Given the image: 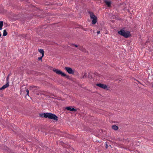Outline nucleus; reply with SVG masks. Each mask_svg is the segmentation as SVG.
<instances>
[{
    "label": "nucleus",
    "mask_w": 153,
    "mask_h": 153,
    "mask_svg": "<svg viewBox=\"0 0 153 153\" xmlns=\"http://www.w3.org/2000/svg\"><path fill=\"white\" fill-rule=\"evenodd\" d=\"M9 86V85H8V83H6L5 85H4L2 87L0 88V90L4 89L8 87Z\"/></svg>",
    "instance_id": "obj_9"
},
{
    "label": "nucleus",
    "mask_w": 153,
    "mask_h": 153,
    "mask_svg": "<svg viewBox=\"0 0 153 153\" xmlns=\"http://www.w3.org/2000/svg\"><path fill=\"white\" fill-rule=\"evenodd\" d=\"M104 2L107 5L108 7H110L111 4V1L108 0H104Z\"/></svg>",
    "instance_id": "obj_8"
},
{
    "label": "nucleus",
    "mask_w": 153,
    "mask_h": 153,
    "mask_svg": "<svg viewBox=\"0 0 153 153\" xmlns=\"http://www.w3.org/2000/svg\"><path fill=\"white\" fill-rule=\"evenodd\" d=\"M112 128L114 130H118V127L117 126L114 125L112 126Z\"/></svg>",
    "instance_id": "obj_11"
},
{
    "label": "nucleus",
    "mask_w": 153,
    "mask_h": 153,
    "mask_svg": "<svg viewBox=\"0 0 153 153\" xmlns=\"http://www.w3.org/2000/svg\"><path fill=\"white\" fill-rule=\"evenodd\" d=\"M64 75H62V76H65L66 78H67L68 79H69L70 76H68V75H66V74H65L64 73Z\"/></svg>",
    "instance_id": "obj_14"
},
{
    "label": "nucleus",
    "mask_w": 153,
    "mask_h": 153,
    "mask_svg": "<svg viewBox=\"0 0 153 153\" xmlns=\"http://www.w3.org/2000/svg\"><path fill=\"white\" fill-rule=\"evenodd\" d=\"M96 85L98 87H100L104 89H106L108 88L107 85L104 84L98 83Z\"/></svg>",
    "instance_id": "obj_6"
},
{
    "label": "nucleus",
    "mask_w": 153,
    "mask_h": 153,
    "mask_svg": "<svg viewBox=\"0 0 153 153\" xmlns=\"http://www.w3.org/2000/svg\"><path fill=\"white\" fill-rule=\"evenodd\" d=\"M136 81H137V82H138L139 83H140V84H141V83H140L139 81H138V80H136Z\"/></svg>",
    "instance_id": "obj_27"
},
{
    "label": "nucleus",
    "mask_w": 153,
    "mask_h": 153,
    "mask_svg": "<svg viewBox=\"0 0 153 153\" xmlns=\"http://www.w3.org/2000/svg\"><path fill=\"white\" fill-rule=\"evenodd\" d=\"M53 71L56 73L57 74L60 75L62 76V75H64V73L62 72L61 71L59 70L58 69H53Z\"/></svg>",
    "instance_id": "obj_5"
},
{
    "label": "nucleus",
    "mask_w": 153,
    "mask_h": 153,
    "mask_svg": "<svg viewBox=\"0 0 153 153\" xmlns=\"http://www.w3.org/2000/svg\"><path fill=\"white\" fill-rule=\"evenodd\" d=\"M1 33H0V37H1Z\"/></svg>",
    "instance_id": "obj_28"
},
{
    "label": "nucleus",
    "mask_w": 153,
    "mask_h": 153,
    "mask_svg": "<svg viewBox=\"0 0 153 153\" xmlns=\"http://www.w3.org/2000/svg\"><path fill=\"white\" fill-rule=\"evenodd\" d=\"M8 75H9V76H10V74H9Z\"/></svg>",
    "instance_id": "obj_30"
},
{
    "label": "nucleus",
    "mask_w": 153,
    "mask_h": 153,
    "mask_svg": "<svg viewBox=\"0 0 153 153\" xmlns=\"http://www.w3.org/2000/svg\"><path fill=\"white\" fill-rule=\"evenodd\" d=\"M65 109L68 111H72L76 112L77 111L76 109H74L72 106L67 107L65 108Z\"/></svg>",
    "instance_id": "obj_7"
},
{
    "label": "nucleus",
    "mask_w": 153,
    "mask_h": 153,
    "mask_svg": "<svg viewBox=\"0 0 153 153\" xmlns=\"http://www.w3.org/2000/svg\"><path fill=\"white\" fill-rule=\"evenodd\" d=\"M3 26V21L0 22V30H1L2 29V27Z\"/></svg>",
    "instance_id": "obj_13"
},
{
    "label": "nucleus",
    "mask_w": 153,
    "mask_h": 153,
    "mask_svg": "<svg viewBox=\"0 0 153 153\" xmlns=\"http://www.w3.org/2000/svg\"><path fill=\"white\" fill-rule=\"evenodd\" d=\"M70 45L71 46H74L75 47H76L77 48L78 47V46L77 45H76L74 44L71 43L70 44Z\"/></svg>",
    "instance_id": "obj_19"
},
{
    "label": "nucleus",
    "mask_w": 153,
    "mask_h": 153,
    "mask_svg": "<svg viewBox=\"0 0 153 153\" xmlns=\"http://www.w3.org/2000/svg\"><path fill=\"white\" fill-rule=\"evenodd\" d=\"M100 33V31H98L97 32V33L98 34H99Z\"/></svg>",
    "instance_id": "obj_26"
},
{
    "label": "nucleus",
    "mask_w": 153,
    "mask_h": 153,
    "mask_svg": "<svg viewBox=\"0 0 153 153\" xmlns=\"http://www.w3.org/2000/svg\"><path fill=\"white\" fill-rule=\"evenodd\" d=\"M38 51L42 54V56H43L44 55V50L42 49H39Z\"/></svg>",
    "instance_id": "obj_10"
},
{
    "label": "nucleus",
    "mask_w": 153,
    "mask_h": 153,
    "mask_svg": "<svg viewBox=\"0 0 153 153\" xmlns=\"http://www.w3.org/2000/svg\"><path fill=\"white\" fill-rule=\"evenodd\" d=\"M152 87H153V85H152Z\"/></svg>",
    "instance_id": "obj_31"
},
{
    "label": "nucleus",
    "mask_w": 153,
    "mask_h": 153,
    "mask_svg": "<svg viewBox=\"0 0 153 153\" xmlns=\"http://www.w3.org/2000/svg\"><path fill=\"white\" fill-rule=\"evenodd\" d=\"M7 35V33L6 31V30H4L3 36H6Z\"/></svg>",
    "instance_id": "obj_16"
},
{
    "label": "nucleus",
    "mask_w": 153,
    "mask_h": 153,
    "mask_svg": "<svg viewBox=\"0 0 153 153\" xmlns=\"http://www.w3.org/2000/svg\"><path fill=\"white\" fill-rule=\"evenodd\" d=\"M26 92H27V94H26V96L27 95V96H29V94H29V90H28V89H26Z\"/></svg>",
    "instance_id": "obj_21"
},
{
    "label": "nucleus",
    "mask_w": 153,
    "mask_h": 153,
    "mask_svg": "<svg viewBox=\"0 0 153 153\" xmlns=\"http://www.w3.org/2000/svg\"><path fill=\"white\" fill-rule=\"evenodd\" d=\"M79 49L82 51H84L85 49L82 46H79L78 47Z\"/></svg>",
    "instance_id": "obj_12"
},
{
    "label": "nucleus",
    "mask_w": 153,
    "mask_h": 153,
    "mask_svg": "<svg viewBox=\"0 0 153 153\" xmlns=\"http://www.w3.org/2000/svg\"><path fill=\"white\" fill-rule=\"evenodd\" d=\"M37 88V86H33H33H30V88H29V89H30V90H32V89H33V88Z\"/></svg>",
    "instance_id": "obj_17"
},
{
    "label": "nucleus",
    "mask_w": 153,
    "mask_h": 153,
    "mask_svg": "<svg viewBox=\"0 0 153 153\" xmlns=\"http://www.w3.org/2000/svg\"><path fill=\"white\" fill-rule=\"evenodd\" d=\"M41 117L48 118L49 119H53L54 120L57 121L58 120V117L55 114L51 113H43L40 114H39Z\"/></svg>",
    "instance_id": "obj_1"
},
{
    "label": "nucleus",
    "mask_w": 153,
    "mask_h": 153,
    "mask_svg": "<svg viewBox=\"0 0 153 153\" xmlns=\"http://www.w3.org/2000/svg\"><path fill=\"white\" fill-rule=\"evenodd\" d=\"M90 16L91 19H92V24H95L97 22V17L93 13L90 14Z\"/></svg>",
    "instance_id": "obj_3"
},
{
    "label": "nucleus",
    "mask_w": 153,
    "mask_h": 153,
    "mask_svg": "<svg viewBox=\"0 0 153 153\" xmlns=\"http://www.w3.org/2000/svg\"><path fill=\"white\" fill-rule=\"evenodd\" d=\"M118 33L120 35L123 36L125 38H127L130 36L129 31H125L124 30H121L119 31Z\"/></svg>",
    "instance_id": "obj_2"
},
{
    "label": "nucleus",
    "mask_w": 153,
    "mask_h": 153,
    "mask_svg": "<svg viewBox=\"0 0 153 153\" xmlns=\"http://www.w3.org/2000/svg\"><path fill=\"white\" fill-rule=\"evenodd\" d=\"M37 88H35V89H34V91L35 90H36H36H37L38 89H39V87H37Z\"/></svg>",
    "instance_id": "obj_24"
},
{
    "label": "nucleus",
    "mask_w": 153,
    "mask_h": 153,
    "mask_svg": "<svg viewBox=\"0 0 153 153\" xmlns=\"http://www.w3.org/2000/svg\"><path fill=\"white\" fill-rule=\"evenodd\" d=\"M116 80V81H118V83H119V82H120V81H121V80Z\"/></svg>",
    "instance_id": "obj_25"
},
{
    "label": "nucleus",
    "mask_w": 153,
    "mask_h": 153,
    "mask_svg": "<svg viewBox=\"0 0 153 153\" xmlns=\"http://www.w3.org/2000/svg\"><path fill=\"white\" fill-rule=\"evenodd\" d=\"M43 57V56H42H42H41L39 57L38 58V60H42V58Z\"/></svg>",
    "instance_id": "obj_20"
},
{
    "label": "nucleus",
    "mask_w": 153,
    "mask_h": 153,
    "mask_svg": "<svg viewBox=\"0 0 153 153\" xmlns=\"http://www.w3.org/2000/svg\"><path fill=\"white\" fill-rule=\"evenodd\" d=\"M86 73H85V74L83 76L82 78H85L86 77Z\"/></svg>",
    "instance_id": "obj_22"
},
{
    "label": "nucleus",
    "mask_w": 153,
    "mask_h": 153,
    "mask_svg": "<svg viewBox=\"0 0 153 153\" xmlns=\"http://www.w3.org/2000/svg\"><path fill=\"white\" fill-rule=\"evenodd\" d=\"M108 144L107 143H106V144H105V148L106 149H107L108 148Z\"/></svg>",
    "instance_id": "obj_23"
},
{
    "label": "nucleus",
    "mask_w": 153,
    "mask_h": 153,
    "mask_svg": "<svg viewBox=\"0 0 153 153\" xmlns=\"http://www.w3.org/2000/svg\"><path fill=\"white\" fill-rule=\"evenodd\" d=\"M109 146H110V147H111V145H110Z\"/></svg>",
    "instance_id": "obj_29"
},
{
    "label": "nucleus",
    "mask_w": 153,
    "mask_h": 153,
    "mask_svg": "<svg viewBox=\"0 0 153 153\" xmlns=\"http://www.w3.org/2000/svg\"><path fill=\"white\" fill-rule=\"evenodd\" d=\"M21 38H26V37H28L27 35H22L19 37Z\"/></svg>",
    "instance_id": "obj_18"
},
{
    "label": "nucleus",
    "mask_w": 153,
    "mask_h": 153,
    "mask_svg": "<svg viewBox=\"0 0 153 153\" xmlns=\"http://www.w3.org/2000/svg\"><path fill=\"white\" fill-rule=\"evenodd\" d=\"M9 75H8L7 76V78H6V81H7L6 83H8V85H9Z\"/></svg>",
    "instance_id": "obj_15"
},
{
    "label": "nucleus",
    "mask_w": 153,
    "mask_h": 153,
    "mask_svg": "<svg viewBox=\"0 0 153 153\" xmlns=\"http://www.w3.org/2000/svg\"><path fill=\"white\" fill-rule=\"evenodd\" d=\"M65 69L70 74H74V71L71 68L68 67H66L65 68Z\"/></svg>",
    "instance_id": "obj_4"
}]
</instances>
